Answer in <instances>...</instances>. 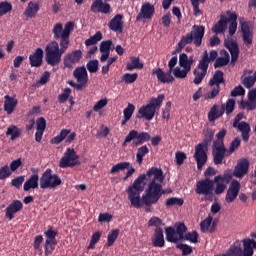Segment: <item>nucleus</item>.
Listing matches in <instances>:
<instances>
[{"instance_id":"obj_54","label":"nucleus","mask_w":256,"mask_h":256,"mask_svg":"<svg viewBox=\"0 0 256 256\" xmlns=\"http://www.w3.org/2000/svg\"><path fill=\"white\" fill-rule=\"evenodd\" d=\"M176 248L182 252V256H188L191 253H193V247L187 245V244H177Z\"/></svg>"},{"instance_id":"obj_11","label":"nucleus","mask_w":256,"mask_h":256,"mask_svg":"<svg viewBox=\"0 0 256 256\" xmlns=\"http://www.w3.org/2000/svg\"><path fill=\"white\" fill-rule=\"evenodd\" d=\"M59 185H62L61 178L56 174H52L51 168H47L40 178L41 189H54Z\"/></svg>"},{"instance_id":"obj_14","label":"nucleus","mask_w":256,"mask_h":256,"mask_svg":"<svg viewBox=\"0 0 256 256\" xmlns=\"http://www.w3.org/2000/svg\"><path fill=\"white\" fill-rule=\"evenodd\" d=\"M59 233L56 230H53L52 226H49L48 229L44 232L45 240V255L52 254L57 245L56 237Z\"/></svg>"},{"instance_id":"obj_43","label":"nucleus","mask_w":256,"mask_h":256,"mask_svg":"<svg viewBox=\"0 0 256 256\" xmlns=\"http://www.w3.org/2000/svg\"><path fill=\"white\" fill-rule=\"evenodd\" d=\"M236 106V101L234 99H228L225 104L221 105V111H223V114L226 113L227 116L231 115Z\"/></svg>"},{"instance_id":"obj_52","label":"nucleus","mask_w":256,"mask_h":256,"mask_svg":"<svg viewBox=\"0 0 256 256\" xmlns=\"http://www.w3.org/2000/svg\"><path fill=\"white\" fill-rule=\"evenodd\" d=\"M227 256H243V248L241 246H230L227 252Z\"/></svg>"},{"instance_id":"obj_2","label":"nucleus","mask_w":256,"mask_h":256,"mask_svg":"<svg viewBox=\"0 0 256 256\" xmlns=\"http://www.w3.org/2000/svg\"><path fill=\"white\" fill-rule=\"evenodd\" d=\"M74 30V22H67L63 29V24L58 22L54 25L52 33L54 39L59 40L60 44L56 41L49 42L45 47V61L49 66L55 67L62 61L63 54L69 48L72 31Z\"/></svg>"},{"instance_id":"obj_45","label":"nucleus","mask_w":256,"mask_h":256,"mask_svg":"<svg viewBox=\"0 0 256 256\" xmlns=\"http://www.w3.org/2000/svg\"><path fill=\"white\" fill-rule=\"evenodd\" d=\"M130 163L129 162H120L110 169V175H115L118 172L125 171L126 169H129Z\"/></svg>"},{"instance_id":"obj_58","label":"nucleus","mask_w":256,"mask_h":256,"mask_svg":"<svg viewBox=\"0 0 256 256\" xmlns=\"http://www.w3.org/2000/svg\"><path fill=\"white\" fill-rule=\"evenodd\" d=\"M6 135L7 136H9V135L11 136V141L16 140L19 137V135H20L17 126L8 127Z\"/></svg>"},{"instance_id":"obj_46","label":"nucleus","mask_w":256,"mask_h":256,"mask_svg":"<svg viewBox=\"0 0 256 256\" xmlns=\"http://www.w3.org/2000/svg\"><path fill=\"white\" fill-rule=\"evenodd\" d=\"M103 38L102 33L100 31L96 32L93 36H91L89 39H86L84 44L86 47H90L92 45L97 44L99 41H101Z\"/></svg>"},{"instance_id":"obj_10","label":"nucleus","mask_w":256,"mask_h":256,"mask_svg":"<svg viewBox=\"0 0 256 256\" xmlns=\"http://www.w3.org/2000/svg\"><path fill=\"white\" fill-rule=\"evenodd\" d=\"M214 179L204 178L196 182L195 193L203 195L205 201H213Z\"/></svg>"},{"instance_id":"obj_16","label":"nucleus","mask_w":256,"mask_h":256,"mask_svg":"<svg viewBox=\"0 0 256 256\" xmlns=\"http://www.w3.org/2000/svg\"><path fill=\"white\" fill-rule=\"evenodd\" d=\"M83 59V51L80 49L73 50L64 56L63 63L65 68L72 70L76 64Z\"/></svg>"},{"instance_id":"obj_49","label":"nucleus","mask_w":256,"mask_h":256,"mask_svg":"<svg viewBox=\"0 0 256 256\" xmlns=\"http://www.w3.org/2000/svg\"><path fill=\"white\" fill-rule=\"evenodd\" d=\"M189 72L190 70L186 68L181 69L180 67L177 66L175 67V69H172L171 73H173L177 79H185Z\"/></svg>"},{"instance_id":"obj_33","label":"nucleus","mask_w":256,"mask_h":256,"mask_svg":"<svg viewBox=\"0 0 256 256\" xmlns=\"http://www.w3.org/2000/svg\"><path fill=\"white\" fill-rule=\"evenodd\" d=\"M224 115L223 110L219 105L214 104L212 108H210V112L207 114V119L210 123L215 122V120L220 119Z\"/></svg>"},{"instance_id":"obj_47","label":"nucleus","mask_w":256,"mask_h":256,"mask_svg":"<svg viewBox=\"0 0 256 256\" xmlns=\"http://www.w3.org/2000/svg\"><path fill=\"white\" fill-rule=\"evenodd\" d=\"M149 153L148 146H141L138 148V152H136V163L141 164L143 162V158Z\"/></svg>"},{"instance_id":"obj_53","label":"nucleus","mask_w":256,"mask_h":256,"mask_svg":"<svg viewBox=\"0 0 256 256\" xmlns=\"http://www.w3.org/2000/svg\"><path fill=\"white\" fill-rule=\"evenodd\" d=\"M256 84V71L254 72L253 76L245 77L242 79V85L245 88H251L253 85Z\"/></svg>"},{"instance_id":"obj_62","label":"nucleus","mask_w":256,"mask_h":256,"mask_svg":"<svg viewBox=\"0 0 256 256\" xmlns=\"http://www.w3.org/2000/svg\"><path fill=\"white\" fill-rule=\"evenodd\" d=\"M11 175L12 171L7 165L2 166V168H0V180H5Z\"/></svg>"},{"instance_id":"obj_17","label":"nucleus","mask_w":256,"mask_h":256,"mask_svg":"<svg viewBox=\"0 0 256 256\" xmlns=\"http://www.w3.org/2000/svg\"><path fill=\"white\" fill-rule=\"evenodd\" d=\"M77 137L75 132L71 133L70 129H62L58 135H56L50 143L54 145H59L62 141L66 140L65 142L71 144Z\"/></svg>"},{"instance_id":"obj_37","label":"nucleus","mask_w":256,"mask_h":256,"mask_svg":"<svg viewBox=\"0 0 256 256\" xmlns=\"http://www.w3.org/2000/svg\"><path fill=\"white\" fill-rule=\"evenodd\" d=\"M194 64V56L188 57L187 54L182 53L179 56V65L182 69L191 71V66Z\"/></svg>"},{"instance_id":"obj_32","label":"nucleus","mask_w":256,"mask_h":256,"mask_svg":"<svg viewBox=\"0 0 256 256\" xmlns=\"http://www.w3.org/2000/svg\"><path fill=\"white\" fill-rule=\"evenodd\" d=\"M40 10V6L37 2L30 1L28 7L23 12L26 18H35Z\"/></svg>"},{"instance_id":"obj_13","label":"nucleus","mask_w":256,"mask_h":256,"mask_svg":"<svg viewBox=\"0 0 256 256\" xmlns=\"http://www.w3.org/2000/svg\"><path fill=\"white\" fill-rule=\"evenodd\" d=\"M244 119V113L240 112L234 117L232 127L238 129L241 132L242 140L248 142L250 139V124L248 122H240V120Z\"/></svg>"},{"instance_id":"obj_35","label":"nucleus","mask_w":256,"mask_h":256,"mask_svg":"<svg viewBox=\"0 0 256 256\" xmlns=\"http://www.w3.org/2000/svg\"><path fill=\"white\" fill-rule=\"evenodd\" d=\"M39 187V176L37 174L31 175V177L24 182L23 190L25 192L30 191V189H38Z\"/></svg>"},{"instance_id":"obj_60","label":"nucleus","mask_w":256,"mask_h":256,"mask_svg":"<svg viewBox=\"0 0 256 256\" xmlns=\"http://www.w3.org/2000/svg\"><path fill=\"white\" fill-rule=\"evenodd\" d=\"M220 91H221V87L215 85L214 88L211 90V92H208L207 94H205L204 96L205 100L214 99L217 95L220 94Z\"/></svg>"},{"instance_id":"obj_59","label":"nucleus","mask_w":256,"mask_h":256,"mask_svg":"<svg viewBox=\"0 0 256 256\" xmlns=\"http://www.w3.org/2000/svg\"><path fill=\"white\" fill-rule=\"evenodd\" d=\"M71 93H72V89L71 88H65L64 92L59 94L58 102L60 104H64L69 99V95H71Z\"/></svg>"},{"instance_id":"obj_12","label":"nucleus","mask_w":256,"mask_h":256,"mask_svg":"<svg viewBox=\"0 0 256 256\" xmlns=\"http://www.w3.org/2000/svg\"><path fill=\"white\" fill-rule=\"evenodd\" d=\"M79 156L74 148L68 147L64 156L61 157L59 167L62 169L73 168L80 165Z\"/></svg>"},{"instance_id":"obj_18","label":"nucleus","mask_w":256,"mask_h":256,"mask_svg":"<svg viewBox=\"0 0 256 256\" xmlns=\"http://www.w3.org/2000/svg\"><path fill=\"white\" fill-rule=\"evenodd\" d=\"M154 175L148 178V172H146V175H140L138 178H136L133 182V184L129 187L128 192L132 193H141L143 191L142 183L146 180L147 182H150L151 184L153 182Z\"/></svg>"},{"instance_id":"obj_57","label":"nucleus","mask_w":256,"mask_h":256,"mask_svg":"<svg viewBox=\"0 0 256 256\" xmlns=\"http://www.w3.org/2000/svg\"><path fill=\"white\" fill-rule=\"evenodd\" d=\"M86 69H88L90 73H97L99 70V61L96 59L90 60L88 64H86Z\"/></svg>"},{"instance_id":"obj_50","label":"nucleus","mask_w":256,"mask_h":256,"mask_svg":"<svg viewBox=\"0 0 256 256\" xmlns=\"http://www.w3.org/2000/svg\"><path fill=\"white\" fill-rule=\"evenodd\" d=\"M183 205H184V200L176 197H171L167 199L165 202L166 207H174V206L182 207Z\"/></svg>"},{"instance_id":"obj_23","label":"nucleus","mask_w":256,"mask_h":256,"mask_svg":"<svg viewBox=\"0 0 256 256\" xmlns=\"http://www.w3.org/2000/svg\"><path fill=\"white\" fill-rule=\"evenodd\" d=\"M209 66H207L205 63H200L194 69L193 75L195 78L193 79L194 85H200L202 83V80L205 79L207 73H208Z\"/></svg>"},{"instance_id":"obj_40","label":"nucleus","mask_w":256,"mask_h":256,"mask_svg":"<svg viewBox=\"0 0 256 256\" xmlns=\"http://www.w3.org/2000/svg\"><path fill=\"white\" fill-rule=\"evenodd\" d=\"M135 105L132 103H128V106L123 110V119L121 121V126H125L126 123L133 117L135 112Z\"/></svg>"},{"instance_id":"obj_22","label":"nucleus","mask_w":256,"mask_h":256,"mask_svg":"<svg viewBox=\"0 0 256 256\" xmlns=\"http://www.w3.org/2000/svg\"><path fill=\"white\" fill-rule=\"evenodd\" d=\"M249 161L245 158L238 161L236 167H234L232 175L237 178H243L248 174L249 171Z\"/></svg>"},{"instance_id":"obj_61","label":"nucleus","mask_w":256,"mask_h":256,"mask_svg":"<svg viewBox=\"0 0 256 256\" xmlns=\"http://www.w3.org/2000/svg\"><path fill=\"white\" fill-rule=\"evenodd\" d=\"M160 226H164L162 219H160L159 217H152L149 221H148V227H155L156 229H161Z\"/></svg>"},{"instance_id":"obj_34","label":"nucleus","mask_w":256,"mask_h":256,"mask_svg":"<svg viewBox=\"0 0 256 256\" xmlns=\"http://www.w3.org/2000/svg\"><path fill=\"white\" fill-rule=\"evenodd\" d=\"M111 46H112V40L103 41L100 44V51L102 52V56L100 58V61L102 63H104L105 61H107V59H109Z\"/></svg>"},{"instance_id":"obj_51","label":"nucleus","mask_w":256,"mask_h":256,"mask_svg":"<svg viewBox=\"0 0 256 256\" xmlns=\"http://www.w3.org/2000/svg\"><path fill=\"white\" fill-rule=\"evenodd\" d=\"M13 9V6L11 2L8 1H2L0 3V17L5 16L7 13L11 12Z\"/></svg>"},{"instance_id":"obj_8","label":"nucleus","mask_w":256,"mask_h":256,"mask_svg":"<svg viewBox=\"0 0 256 256\" xmlns=\"http://www.w3.org/2000/svg\"><path fill=\"white\" fill-rule=\"evenodd\" d=\"M226 133H227L226 129H221L216 134L217 140L213 142L212 156H213V162L215 165H221L225 158L226 147L224 144V139H225Z\"/></svg>"},{"instance_id":"obj_1","label":"nucleus","mask_w":256,"mask_h":256,"mask_svg":"<svg viewBox=\"0 0 256 256\" xmlns=\"http://www.w3.org/2000/svg\"><path fill=\"white\" fill-rule=\"evenodd\" d=\"M153 180L148 183L145 194L140 198L141 193L128 192V199L131 206L139 209L144 205L145 207H151L152 205L158 204L159 200L163 195H165V190H163V171L159 168H151L147 171V177Z\"/></svg>"},{"instance_id":"obj_19","label":"nucleus","mask_w":256,"mask_h":256,"mask_svg":"<svg viewBox=\"0 0 256 256\" xmlns=\"http://www.w3.org/2000/svg\"><path fill=\"white\" fill-rule=\"evenodd\" d=\"M155 14V8L150 2L142 4L141 10L138 15H136V21L139 22L141 19L151 20Z\"/></svg>"},{"instance_id":"obj_6","label":"nucleus","mask_w":256,"mask_h":256,"mask_svg":"<svg viewBox=\"0 0 256 256\" xmlns=\"http://www.w3.org/2000/svg\"><path fill=\"white\" fill-rule=\"evenodd\" d=\"M152 145L158 146L160 144V142L162 141L161 136L157 135L152 137L151 139V135L148 134L147 132H141L138 133V131L136 130H131L129 132V134H127L126 138H124V141L122 143V147H126L128 143H130L131 141H133V147H138L142 144H145L146 142L150 141Z\"/></svg>"},{"instance_id":"obj_5","label":"nucleus","mask_w":256,"mask_h":256,"mask_svg":"<svg viewBox=\"0 0 256 256\" xmlns=\"http://www.w3.org/2000/svg\"><path fill=\"white\" fill-rule=\"evenodd\" d=\"M203 134H204V139L202 143L195 146V152L193 156L199 170H201L208 161L207 151H208V146L211 144L214 138V131L211 128H206L203 131Z\"/></svg>"},{"instance_id":"obj_42","label":"nucleus","mask_w":256,"mask_h":256,"mask_svg":"<svg viewBox=\"0 0 256 256\" xmlns=\"http://www.w3.org/2000/svg\"><path fill=\"white\" fill-rule=\"evenodd\" d=\"M242 39L246 46H250L252 44V32L249 30V26L245 23L241 25Z\"/></svg>"},{"instance_id":"obj_41","label":"nucleus","mask_w":256,"mask_h":256,"mask_svg":"<svg viewBox=\"0 0 256 256\" xmlns=\"http://www.w3.org/2000/svg\"><path fill=\"white\" fill-rule=\"evenodd\" d=\"M221 84H225L224 73L221 70H216L213 78H210V82H208V85L220 86Z\"/></svg>"},{"instance_id":"obj_4","label":"nucleus","mask_w":256,"mask_h":256,"mask_svg":"<svg viewBox=\"0 0 256 256\" xmlns=\"http://www.w3.org/2000/svg\"><path fill=\"white\" fill-rule=\"evenodd\" d=\"M206 28L202 25H194L191 32L183 35L177 44L176 51L172 52V55H175L178 52H182L183 49L190 44H194L195 47H200L202 44V39L205 36Z\"/></svg>"},{"instance_id":"obj_28","label":"nucleus","mask_w":256,"mask_h":256,"mask_svg":"<svg viewBox=\"0 0 256 256\" xmlns=\"http://www.w3.org/2000/svg\"><path fill=\"white\" fill-rule=\"evenodd\" d=\"M242 256H253L256 250V241L250 238H244L242 240Z\"/></svg>"},{"instance_id":"obj_3","label":"nucleus","mask_w":256,"mask_h":256,"mask_svg":"<svg viewBox=\"0 0 256 256\" xmlns=\"http://www.w3.org/2000/svg\"><path fill=\"white\" fill-rule=\"evenodd\" d=\"M175 227L168 226L165 228L166 241L169 243H178L179 241L198 243L199 234L197 231L186 233L188 229L184 223H177Z\"/></svg>"},{"instance_id":"obj_7","label":"nucleus","mask_w":256,"mask_h":256,"mask_svg":"<svg viewBox=\"0 0 256 256\" xmlns=\"http://www.w3.org/2000/svg\"><path fill=\"white\" fill-rule=\"evenodd\" d=\"M164 99V94H159L156 98L153 97L150 103L141 106L138 113H136V119L152 120L155 112L162 106Z\"/></svg>"},{"instance_id":"obj_39","label":"nucleus","mask_w":256,"mask_h":256,"mask_svg":"<svg viewBox=\"0 0 256 256\" xmlns=\"http://www.w3.org/2000/svg\"><path fill=\"white\" fill-rule=\"evenodd\" d=\"M217 56H218V53L215 50L210 51V54H208L207 51H204L199 63L205 64V66L209 67L210 62L217 60Z\"/></svg>"},{"instance_id":"obj_55","label":"nucleus","mask_w":256,"mask_h":256,"mask_svg":"<svg viewBox=\"0 0 256 256\" xmlns=\"http://www.w3.org/2000/svg\"><path fill=\"white\" fill-rule=\"evenodd\" d=\"M212 222H213L212 216H211V215H208V216L205 218V220L202 221L201 224H200L201 231H202L203 233L209 231Z\"/></svg>"},{"instance_id":"obj_38","label":"nucleus","mask_w":256,"mask_h":256,"mask_svg":"<svg viewBox=\"0 0 256 256\" xmlns=\"http://www.w3.org/2000/svg\"><path fill=\"white\" fill-rule=\"evenodd\" d=\"M228 23H230L228 28L229 36H233L237 30V14L235 12L227 11Z\"/></svg>"},{"instance_id":"obj_31","label":"nucleus","mask_w":256,"mask_h":256,"mask_svg":"<svg viewBox=\"0 0 256 256\" xmlns=\"http://www.w3.org/2000/svg\"><path fill=\"white\" fill-rule=\"evenodd\" d=\"M229 23V17L227 18L225 15H220V19L212 28L213 33L222 34L227 29V24Z\"/></svg>"},{"instance_id":"obj_25","label":"nucleus","mask_w":256,"mask_h":256,"mask_svg":"<svg viewBox=\"0 0 256 256\" xmlns=\"http://www.w3.org/2000/svg\"><path fill=\"white\" fill-rule=\"evenodd\" d=\"M224 45L230 52L231 63H235L239 58V52H240L237 42L232 39H226L224 42Z\"/></svg>"},{"instance_id":"obj_29","label":"nucleus","mask_w":256,"mask_h":256,"mask_svg":"<svg viewBox=\"0 0 256 256\" xmlns=\"http://www.w3.org/2000/svg\"><path fill=\"white\" fill-rule=\"evenodd\" d=\"M152 245L156 248H164L165 247V240L162 228H155L154 234L152 236Z\"/></svg>"},{"instance_id":"obj_26","label":"nucleus","mask_w":256,"mask_h":256,"mask_svg":"<svg viewBox=\"0 0 256 256\" xmlns=\"http://www.w3.org/2000/svg\"><path fill=\"white\" fill-rule=\"evenodd\" d=\"M73 77L77 79L78 83L84 84L87 87L89 77L85 66H78L74 69Z\"/></svg>"},{"instance_id":"obj_30","label":"nucleus","mask_w":256,"mask_h":256,"mask_svg":"<svg viewBox=\"0 0 256 256\" xmlns=\"http://www.w3.org/2000/svg\"><path fill=\"white\" fill-rule=\"evenodd\" d=\"M31 67L39 68L43 63V50L42 48H36L35 52L29 56Z\"/></svg>"},{"instance_id":"obj_27","label":"nucleus","mask_w":256,"mask_h":256,"mask_svg":"<svg viewBox=\"0 0 256 256\" xmlns=\"http://www.w3.org/2000/svg\"><path fill=\"white\" fill-rule=\"evenodd\" d=\"M23 207H24L23 202H20L18 200L12 201L6 208V214H5L6 218L9 220H13L14 214H16L21 209H23Z\"/></svg>"},{"instance_id":"obj_20","label":"nucleus","mask_w":256,"mask_h":256,"mask_svg":"<svg viewBox=\"0 0 256 256\" xmlns=\"http://www.w3.org/2000/svg\"><path fill=\"white\" fill-rule=\"evenodd\" d=\"M91 12L94 14L102 13L104 15H110L112 12L111 5L102 0H94L91 5Z\"/></svg>"},{"instance_id":"obj_56","label":"nucleus","mask_w":256,"mask_h":256,"mask_svg":"<svg viewBox=\"0 0 256 256\" xmlns=\"http://www.w3.org/2000/svg\"><path fill=\"white\" fill-rule=\"evenodd\" d=\"M118 235H119L118 229H114L111 232H109L107 236V246L111 247L116 241Z\"/></svg>"},{"instance_id":"obj_21","label":"nucleus","mask_w":256,"mask_h":256,"mask_svg":"<svg viewBox=\"0 0 256 256\" xmlns=\"http://www.w3.org/2000/svg\"><path fill=\"white\" fill-rule=\"evenodd\" d=\"M240 188H241V185H240L239 181L236 179H233L230 183L228 190H227L225 201L227 203H233L239 194Z\"/></svg>"},{"instance_id":"obj_44","label":"nucleus","mask_w":256,"mask_h":256,"mask_svg":"<svg viewBox=\"0 0 256 256\" xmlns=\"http://www.w3.org/2000/svg\"><path fill=\"white\" fill-rule=\"evenodd\" d=\"M131 62L127 64L126 69L128 71H134L135 69H143V63L140 62L139 57H131Z\"/></svg>"},{"instance_id":"obj_48","label":"nucleus","mask_w":256,"mask_h":256,"mask_svg":"<svg viewBox=\"0 0 256 256\" xmlns=\"http://www.w3.org/2000/svg\"><path fill=\"white\" fill-rule=\"evenodd\" d=\"M138 78L137 73H124L121 77V81L127 85L134 84Z\"/></svg>"},{"instance_id":"obj_63","label":"nucleus","mask_w":256,"mask_h":256,"mask_svg":"<svg viewBox=\"0 0 256 256\" xmlns=\"http://www.w3.org/2000/svg\"><path fill=\"white\" fill-rule=\"evenodd\" d=\"M228 63H229V59L228 58L218 57L215 60L214 68L215 69L222 68V67L226 66Z\"/></svg>"},{"instance_id":"obj_24","label":"nucleus","mask_w":256,"mask_h":256,"mask_svg":"<svg viewBox=\"0 0 256 256\" xmlns=\"http://www.w3.org/2000/svg\"><path fill=\"white\" fill-rule=\"evenodd\" d=\"M108 28L109 30L114 31L116 33H123V30H124L123 15L116 14L115 17H113L108 23Z\"/></svg>"},{"instance_id":"obj_36","label":"nucleus","mask_w":256,"mask_h":256,"mask_svg":"<svg viewBox=\"0 0 256 256\" xmlns=\"http://www.w3.org/2000/svg\"><path fill=\"white\" fill-rule=\"evenodd\" d=\"M5 99L6 100L4 103V110L5 112H7V115H11L13 114L15 108L17 107L18 100L9 95H6Z\"/></svg>"},{"instance_id":"obj_9","label":"nucleus","mask_w":256,"mask_h":256,"mask_svg":"<svg viewBox=\"0 0 256 256\" xmlns=\"http://www.w3.org/2000/svg\"><path fill=\"white\" fill-rule=\"evenodd\" d=\"M178 57L172 56L168 62V71L164 72L162 68L158 67L153 69L152 73L156 75L157 80L162 84H171L174 82V77L172 76L173 69L177 65Z\"/></svg>"},{"instance_id":"obj_64","label":"nucleus","mask_w":256,"mask_h":256,"mask_svg":"<svg viewBox=\"0 0 256 256\" xmlns=\"http://www.w3.org/2000/svg\"><path fill=\"white\" fill-rule=\"evenodd\" d=\"M230 95L232 97H237V96H243L245 95V88H243L242 86H237V87H234L231 92H230Z\"/></svg>"},{"instance_id":"obj_15","label":"nucleus","mask_w":256,"mask_h":256,"mask_svg":"<svg viewBox=\"0 0 256 256\" xmlns=\"http://www.w3.org/2000/svg\"><path fill=\"white\" fill-rule=\"evenodd\" d=\"M232 178H233V174L231 172H226V171L224 175L215 176L214 182L216 184V187L214 190V194L216 196L222 195L226 190V184L231 182Z\"/></svg>"}]
</instances>
